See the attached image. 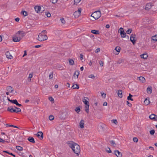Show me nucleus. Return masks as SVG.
I'll return each instance as SVG.
<instances>
[{
	"mask_svg": "<svg viewBox=\"0 0 157 157\" xmlns=\"http://www.w3.org/2000/svg\"><path fill=\"white\" fill-rule=\"evenodd\" d=\"M67 144L72 149L74 153L76 154L77 156L79 155L80 148L78 144L72 141H67Z\"/></svg>",
	"mask_w": 157,
	"mask_h": 157,
	"instance_id": "obj_1",
	"label": "nucleus"
},
{
	"mask_svg": "<svg viewBox=\"0 0 157 157\" xmlns=\"http://www.w3.org/2000/svg\"><path fill=\"white\" fill-rule=\"evenodd\" d=\"M48 38V37L47 35L40 33L38 36L37 39L40 41H42L46 40Z\"/></svg>",
	"mask_w": 157,
	"mask_h": 157,
	"instance_id": "obj_2",
	"label": "nucleus"
},
{
	"mask_svg": "<svg viewBox=\"0 0 157 157\" xmlns=\"http://www.w3.org/2000/svg\"><path fill=\"white\" fill-rule=\"evenodd\" d=\"M101 13L100 11H97L92 13L91 16L93 17L94 19H98L101 16Z\"/></svg>",
	"mask_w": 157,
	"mask_h": 157,
	"instance_id": "obj_3",
	"label": "nucleus"
},
{
	"mask_svg": "<svg viewBox=\"0 0 157 157\" xmlns=\"http://www.w3.org/2000/svg\"><path fill=\"white\" fill-rule=\"evenodd\" d=\"M16 34L18 36V37L17 38V39L16 41H20L25 35V33L23 31H18Z\"/></svg>",
	"mask_w": 157,
	"mask_h": 157,
	"instance_id": "obj_4",
	"label": "nucleus"
},
{
	"mask_svg": "<svg viewBox=\"0 0 157 157\" xmlns=\"http://www.w3.org/2000/svg\"><path fill=\"white\" fill-rule=\"evenodd\" d=\"M118 32L120 33L121 36L122 37L124 38L126 37V34L124 32L122 28L121 27L118 30Z\"/></svg>",
	"mask_w": 157,
	"mask_h": 157,
	"instance_id": "obj_5",
	"label": "nucleus"
},
{
	"mask_svg": "<svg viewBox=\"0 0 157 157\" xmlns=\"http://www.w3.org/2000/svg\"><path fill=\"white\" fill-rule=\"evenodd\" d=\"M14 106H10L9 107H8L7 108V111L10 112L11 113L13 112H17L16 109H14Z\"/></svg>",
	"mask_w": 157,
	"mask_h": 157,
	"instance_id": "obj_6",
	"label": "nucleus"
},
{
	"mask_svg": "<svg viewBox=\"0 0 157 157\" xmlns=\"http://www.w3.org/2000/svg\"><path fill=\"white\" fill-rule=\"evenodd\" d=\"M36 136L40 140H42L43 138V133L42 132H39L36 134Z\"/></svg>",
	"mask_w": 157,
	"mask_h": 157,
	"instance_id": "obj_7",
	"label": "nucleus"
},
{
	"mask_svg": "<svg viewBox=\"0 0 157 157\" xmlns=\"http://www.w3.org/2000/svg\"><path fill=\"white\" fill-rule=\"evenodd\" d=\"M114 152V154L117 156V157H122V154L118 150H115Z\"/></svg>",
	"mask_w": 157,
	"mask_h": 157,
	"instance_id": "obj_8",
	"label": "nucleus"
},
{
	"mask_svg": "<svg viewBox=\"0 0 157 157\" xmlns=\"http://www.w3.org/2000/svg\"><path fill=\"white\" fill-rule=\"evenodd\" d=\"M135 37V35H133L132 34L131 35L130 37V41L132 42V43H133V44H134L136 43V40H135L134 39Z\"/></svg>",
	"mask_w": 157,
	"mask_h": 157,
	"instance_id": "obj_9",
	"label": "nucleus"
},
{
	"mask_svg": "<svg viewBox=\"0 0 157 157\" xmlns=\"http://www.w3.org/2000/svg\"><path fill=\"white\" fill-rule=\"evenodd\" d=\"M153 6L152 4L151 3H147L146 4L145 7V10H150L151 7Z\"/></svg>",
	"mask_w": 157,
	"mask_h": 157,
	"instance_id": "obj_10",
	"label": "nucleus"
},
{
	"mask_svg": "<svg viewBox=\"0 0 157 157\" xmlns=\"http://www.w3.org/2000/svg\"><path fill=\"white\" fill-rule=\"evenodd\" d=\"M6 55L8 59H11L13 58L12 56L10 55L9 51H7L6 52Z\"/></svg>",
	"mask_w": 157,
	"mask_h": 157,
	"instance_id": "obj_11",
	"label": "nucleus"
},
{
	"mask_svg": "<svg viewBox=\"0 0 157 157\" xmlns=\"http://www.w3.org/2000/svg\"><path fill=\"white\" fill-rule=\"evenodd\" d=\"M84 121L82 119L81 120V121H80L79 123V126L80 127L82 128H84Z\"/></svg>",
	"mask_w": 157,
	"mask_h": 157,
	"instance_id": "obj_12",
	"label": "nucleus"
},
{
	"mask_svg": "<svg viewBox=\"0 0 157 157\" xmlns=\"http://www.w3.org/2000/svg\"><path fill=\"white\" fill-rule=\"evenodd\" d=\"M41 7L38 6H36L34 7L35 11L37 13H39L40 11Z\"/></svg>",
	"mask_w": 157,
	"mask_h": 157,
	"instance_id": "obj_13",
	"label": "nucleus"
},
{
	"mask_svg": "<svg viewBox=\"0 0 157 157\" xmlns=\"http://www.w3.org/2000/svg\"><path fill=\"white\" fill-rule=\"evenodd\" d=\"M6 90L7 91L10 93L12 92L13 91L12 87L10 86H9L7 87L6 88Z\"/></svg>",
	"mask_w": 157,
	"mask_h": 157,
	"instance_id": "obj_14",
	"label": "nucleus"
},
{
	"mask_svg": "<svg viewBox=\"0 0 157 157\" xmlns=\"http://www.w3.org/2000/svg\"><path fill=\"white\" fill-rule=\"evenodd\" d=\"M28 140L30 142H31L33 143H35V141L33 137L29 136L28 138Z\"/></svg>",
	"mask_w": 157,
	"mask_h": 157,
	"instance_id": "obj_15",
	"label": "nucleus"
},
{
	"mask_svg": "<svg viewBox=\"0 0 157 157\" xmlns=\"http://www.w3.org/2000/svg\"><path fill=\"white\" fill-rule=\"evenodd\" d=\"M147 92L149 94H151L152 92V88L151 86L148 87L147 90Z\"/></svg>",
	"mask_w": 157,
	"mask_h": 157,
	"instance_id": "obj_16",
	"label": "nucleus"
},
{
	"mask_svg": "<svg viewBox=\"0 0 157 157\" xmlns=\"http://www.w3.org/2000/svg\"><path fill=\"white\" fill-rule=\"evenodd\" d=\"M91 33L95 34H99L100 33L99 31L96 30H92L91 31Z\"/></svg>",
	"mask_w": 157,
	"mask_h": 157,
	"instance_id": "obj_17",
	"label": "nucleus"
},
{
	"mask_svg": "<svg viewBox=\"0 0 157 157\" xmlns=\"http://www.w3.org/2000/svg\"><path fill=\"white\" fill-rule=\"evenodd\" d=\"M147 54H143L140 55V57L141 58L146 59L147 57Z\"/></svg>",
	"mask_w": 157,
	"mask_h": 157,
	"instance_id": "obj_18",
	"label": "nucleus"
},
{
	"mask_svg": "<svg viewBox=\"0 0 157 157\" xmlns=\"http://www.w3.org/2000/svg\"><path fill=\"white\" fill-rule=\"evenodd\" d=\"M122 91L121 90H118V95L119 97L121 98L122 97Z\"/></svg>",
	"mask_w": 157,
	"mask_h": 157,
	"instance_id": "obj_19",
	"label": "nucleus"
},
{
	"mask_svg": "<svg viewBox=\"0 0 157 157\" xmlns=\"http://www.w3.org/2000/svg\"><path fill=\"white\" fill-rule=\"evenodd\" d=\"M79 75V70L76 71H75L74 74V76L75 77V75H76L77 76V78H78V76Z\"/></svg>",
	"mask_w": 157,
	"mask_h": 157,
	"instance_id": "obj_20",
	"label": "nucleus"
},
{
	"mask_svg": "<svg viewBox=\"0 0 157 157\" xmlns=\"http://www.w3.org/2000/svg\"><path fill=\"white\" fill-rule=\"evenodd\" d=\"M85 97H84V98L83 99L82 101L85 104V105H89V101L86 100L85 99Z\"/></svg>",
	"mask_w": 157,
	"mask_h": 157,
	"instance_id": "obj_21",
	"label": "nucleus"
},
{
	"mask_svg": "<svg viewBox=\"0 0 157 157\" xmlns=\"http://www.w3.org/2000/svg\"><path fill=\"white\" fill-rule=\"evenodd\" d=\"M89 105H85V110L87 113H89Z\"/></svg>",
	"mask_w": 157,
	"mask_h": 157,
	"instance_id": "obj_22",
	"label": "nucleus"
},
{
	"mask_svg": "<svg viewBox=\"0 0 157 157\" xmlns=\"http://www.w3.org/2000/svg\"><path fill=\"white\" fill-rule=\"evenodd\" d=\"M69 61L70 65H73L74 64V61L72 59H69Z\"/></svg>",
	"mask_w": 157,
	"mask_h": 157,
	"instance_id": "obj_23",
	"label": "nucleus"
},
{
	"mask_svg": "<svg viewBox=\"0 0 157 157\" xmlns=\"http://www.w3.org/2000/svg\"><path fill=\"white\" fill-rule=\"evenodd\" d=\"M73 15L75 17H78L80 16V14L77 11L74 13Z\"/></svg>",
	"mask_w": 157,
	"mask_h": 157,
	"instance_id": "obj_24",
	"label": "nucleus"
},
{
	"mask_svg": "<svg viewBox=\"0 0 157 157\" xmlns=\"http://www.w3.org/2000/svg\"><path fill=\"white\" fill-rule=\"evenodd\" d=\"M132 95L130 94H129V96L127 97V99L128 100H131L132 101H133V99L132 98Z\"/></svg>",
	"mask_w": 157,
	"mask_h": 157,
	"instance_id": "obj_25",
	"label": "nucleus"
},
{
	"mask_svg": "<svg viewBox=\"0 0 157 157\" xmlns=\"http://www.w3.org/2000/svg\"><path fill=\"white\" fill-rule=\"evenodd\" d=\"M144 102V103L146 105H148V104H149L150 103V101L149 100V98L148 99H147V98H146Z\"/></svg>",
	"mask_w": 157,
	"mask_h": 157,
	"instance_id": "obj_26",
	"label": "nucleus"
},
{
	"mask_svg": "<svg viewBox=\"0 0 157 157\" xmlns=\"http://www.w3.org/2000/svg\"><path fill=\"white\" fill-rule=\"evenodd\" d=\"M151 39L153 41H157V35L152 36Z\"/></svg>",
	"mask_w": 157,
	"mask_h": 157,
	"instance_id": "obj_27",
	"label": "nucleus"
},
{
	"mask_svg": "<svg viewBox=\"0 0 157 157\" xmlns=\"http://www.w3.org/2000/svg\"><path fill=\"white\" fill-rule=\"evenodd\" d=\"M121 49V48L119 46H117L116 47V48H115V50H116V51L117 52V54H118L119 53V52H120V50Z\"/></svg>",
	"mask_w": 157,
	"mask_h": 157,
	"instance_id": "obj_28",
	"label": "nucleus"
},
{
	"mask_svg": "<svg viewBox=\"0 0 157 157\" xmlns=\"http://www.w3.org/2000/svg\"><path fill=\"white\" fill-rule=\"evenodd\" d=\"M16 148L17 150L19 151H22L23 150V147L19 146H16Z\"/></svg>",
	"mask_w": 157,
	"mask_h": 157,
	"instance_id": "obj_29",
	"label": "nucleus"
},
{
	"mask_svg": "<svg viewBox=\"0 0 157 157\" xmlns=\"http://www.w3.org/2000/svg\"><path fill=\"white\" fill-rule=\"evenodd\" d=\"M72 88L73 89H78L79 88V86L78 84H76L73 85L72 86Z\"/></svg>",
	"mask_w": 157,
	"mask_h": 157,
	"instance_id": "obj_30",
	"label": "nucleus"
},
{
	"mask_svg": "<svg viewBox=\"0 0 157 157\" xmlns=\"http://www.w3.org/2000/svg\"><path fill=\"white\" fill-rule=\"evenodd\" d=\"M155 115L154 114H151L149 117V118L151 120H154Z\"/></svg>",
	"mask_w": 157,
	"mask_h": 157,
	"instance_id": "obj_31",
	"label": "nucleus"
},
{
	"mask_svg": "<svg viewBox=\"0 0 157 157\" xmlns=\"http://www.w3.org/2000/svg\"><path fill=\"white\" fill-rule=\"evenodd\" d=\"M6 127H14V128H19L18 127H17L16 126L13 125H11V124H6Z\"/></svg>",
	"mask_w": 157,
	"mask_h": 157,
	"instance_id": "obj_32",
	"label": "nucleus"
},
{
	"mask_svg": "<svg viewBox=\"0 0 157 157\" xmlns=\"http://www.w3.org/2000/svg\"><path fill=\"white\" fill-rule=\"evenodd\" d=\"M139 80L141 81V82H144V81L145 80V78L142 76H140L139 77Z\"/></svg>",
	"mask_w": 157,
	"mask_h": 157,
	"instance_id": "obj_33",
	"label": "nucleus"
},
{
	"mask_svg": "<svg viewBox=\"0 0 157 157\" xmlns=\"http://www.w3.org/2000/svg\"><path fill=\"white\" fill-rule=\"evenodd\" d=\"M17 37H18V36H17L16 35V34L15 36L13 37V41L15 42H19V41H16L17 40Z\"/></svg>",
	"mask_w": 157,
	"mask_h": 157,
	"instance_id": "obj_34",
	"label": "nucleus"
},
{
	"mask_svg": "<svg viewBox=\"0 0 157 157\" xmlns=\"http://www.w3.org/2000/svg\"><path fill=\"white\" fill-rule=\"evenodd\" d=\"M21 13L25 16H26L28 15L27 13L25 11H22L21 12Z\"/></svg>",
	"mask_w": 157,
	"mask_h": 157,
	"instance_id": "obj_35",
	"label": "nucleus"
},
{
	"mask_svg": "<svg viewBox=\"0 0 157 157\" xmlns=\"http://www.w3.org/2000/svg\"><path fill=\"white\" fill-rule=\"evenodd\" d=\"M109 142L113 147L116 146V144L113 140L110 141Z\"/></svg>",
	"mask_w": 157,
	"mask_h": 157,
	"instance_id": "obj_36",
	"label": "nucleus"
},
{
	"mask_svg": "<svg viewBox=\"0 0 157 157\" xmlns=\"http://www.w3.org/2000/svg\"><path fill=\"white\" fill-rule=\"evenodd\" d=\"M124 61V60L122 59H119L117 62V64H120L122 63Z\"/></svg>",
	"mask_w": 157,
	"mask_h": 157,
	"instance_id": "obj_37",
	"label": "nucleus"
},
{
	"mask_svg": "<svg viewBox=\"0 0 157 157\" xmlns=\"http://www.w3.org/2000/svg\"><path fill=\"white\" fill-rule=\"evenodd\" d=\"M14 108H15L16 109V113H18L19 112H20L21 111V109L20 108H19L17 107H15V106H14Z\"/></svg>",
	"mask_w": 157,
	"mask_h": 157,
	"instance_id": "obj_38",
	"label": "nucleus"
},
{
	"mask_svg": "<svg viewBox=\"0 0 157 157\" xmlns=\"http://www.w3.org/2000/svg\"><path fill=\"white\" fill-rule=\"evenodd\" d=\"M54 117L52 115H50L49 116V119L50 121L53 120L54 119Z\"/></svg>",
	"mask_w": 157,
	"mask_h": 157,
	"instance_id": "obj_39",
	"label": "nucleus"
},
{
	"mask_svg": "<svg viewBox=\"0 0 157 157\" xmlns=\"http://www.w3.org/2000/svg\"><path fill=\"white\" fill-rule=\"evenodd\" d=\"M75 111L78 113L80 111V109L79 107H76L75 109Z\"/></svg>",
	"mask_w": 157,
	"mask_h": 157,
	"instance_id": "obj_40",
	"label": "nucleus"
},
{
	"mask_svg": "<svg viewBox=\"0 0 157 157\" xmlns=\"http://www.w3.org/2000/svg\"><path fill=\"white\" fill-rule=\"evenodd\" d=\"M81 0H74V4H77L79 3Z\"/></svg>",
	"mask_w": 157,
	"mask_h": 157,
	"instance_id": "obj_41",
	"label": "nucleus"
},
{
	"mask_svg": "<svg viewBox=\"0 0 157 157\" xmlns=\"http://www.w3.org/2000/svg\"><path fill=\"white\" fill-rule=\"evenodd\" d=\"M53 72H52L49 75V79H51L53 77Z\"/></svg>",
	"mask_w": 157,
	"mask_h": 157,
	"instance_id": "obj_42",
	"label": "nucleus"
},
{
	"mask_svg": "<svg viewBox=\"0 0 157 157\" xmlns=\"http://www.w3.org/2000/svg\"><path fill=\"white\" fill-rule=\"evenodd\" d=\"M155 132V131L153 129L151 130L150 131V133L151 135H153L154 134Z\"/></svg>",
	"mask_w": 157,
	"mask_h": 157,
	"instance_id": "obj_43",
	"label": "nucleus"
},
{
	"mask_svg": "<svg viewBox=\"0 0 157 157\" xmlns=\"http://www.w3.org/2000/svg\"><path fill=\"white\" fill-rule=\"evenodd\" d=\"M17 101V100L15 99V100H12V101H11V102L12 103H13V104H16Z\"/></svg>",
	"mask_w": 157,
	"mask_h": 157,
	"instance_id": "obj_44",
	"label": "nucleus"
},
{
	"mask_svg": "<svg viewBox=\"0 0 157 157\" xmlns=\"http://www.w3.org/2000/svg\"><path fill=\"white\" fill-rule=\"evenodd\" d=\"M89 78H91L93 79H94L95 78V76L94 75L91 74L89 75L88 77Z\"/></svg>",
	"mask_w": 157,
	"mask_h": 157,
	"instance_id": "obj_45",
	"label": "nucleus"
},
{
	"mask_svg": "<svg viewBox=\"0 0 157 157\" xmlns=\"http://www.w3.org/2000/svg\"><path fill=\"white\" fill-rule=\"evenodd\" d=\"M132 29H129L126 31V32L127 34H129L132 32Z\"/></svg>",
	"mask_w": 157,
	"mask_h": 157,
	"instance_id": "obj_46",
	"label": "nucleus"
},
{
	"mask_svg": "<svg viewBox=\"0 0 157 157\" xmlns=\"http://www.w3.org/2000/svg\"><path fill=\"white\" fill-rule=\"evenodd\" d=\"M60 20L61 21V22L63 24H65V21L64 20V19L63 18H60Z\"/></svg>",
	"mask_w": 157,
	"mask_h": 157,
	"instance_id": "obj_47",
	"label": "nucleus"
},
{
	"mask_svg": "<svg viewBox=\"0 0 157 157\" xmlns=\"http://www.w3.org/2000/svg\"><path fill=\"white\" fill-rule=\"evenodd\" d=\"M49 99L51 102H54V98L51 97L49 98Z\"/></svg>",
	"mask_w": 157,
	"mask_h": 157,
	"instance_id": "obj_48",
	"label": "nucleus"
},
{
	"mask_svg": "<svg viewBox=\"0 0 157 157\" xmlns=\"http://www.w3.org/2000/svg\"><path fill=\"white\" fill-rule=\"evenodd\" d=\"M33 73L32 72V73H30L29 74V78H32L33 77Z\"/></svg>",
	"mask_w": 157,
	"mask_h": 157,
	"instance_id": "obj_49",
	"label": "nucleus"
},
{
	"mask_svg": "<svg viewBox=\"0 0 157 157\" xmlns=\"http://www.w3.org/2000/svg\"><path fill=\"white\" fill-rule=\"evenodd\" d=\"M133 140L135 142H137L138 141V139L136 137L133 138Z\"/></svg>",
	"mask_w": 157,
	"mask_h": 157,
	"instance_id": "obj_50",
	"label": "nucleus"
},
{
	"mask_svg": "<svg viewBox=\"0 0 157 157\" xmlns=\"http://www.w3.org/2000/svg\"><path fill=\"white\" fill-rule=\"evenodd\" d=\"M81 10L82 9L81 8H79L78 9V10L77 11V12L80 14V15L81 13Z\"/></svg>",
	"mask_w": 157,
	"mask_h": 157,
	"instance_id": "obj_51",
	"label": "nucleus"
},
{
	"mask_svg": "<svg viewBox=\"0 0 157 157\" xmlns=\"http://www.w3.org/2000/svg\"><path fill=\"white\" fill-rule=\"evenodd\" d=\"M99 64L100 66H103V62L102 61H100Z\"/></svg>",
	"mask_w": 157,
	"mask_h": 157,
	"instance_id": "obj_52",
	"label": "nucleus"
},
{
	"mask_svg": "<svg viewBox=\"0 0 157 157\" xmlns=\"http://www.w3.org/2000/svg\"><path fill=\"white\" fill-rule=\"evenodd\" d=\"M101 96L103 98H105L106 95L105 94L103 93L102 94L101 93Z\"/></svg>",
	"mask_w": 157,
	"mask_h": 157,
	"instance_id": "obj_53",
	"label": "nucleus"
},
{
	"mask_svg": "<svg viewBox=\"0 0 157 157\" xmlns=\"http://www.w3.org/2000/svg\"><path fill=\"white\" fill-rule=\"evenodd\" d=\"M108 148L109 150H106V151L108 153H111L112 152V151L110 149L109 147H108Z\"/></svg>",
	"mask_w": 157,
	"mask_h": 157,
	"instance_id": "obj_54",
	"label": "nucleus"
},
{
	"mask_svg": "<svg viewBox=\"0 0 157 157\" xmlns=\"http://www.w3.org/2000/svg\"><path fill=\"white\" fill-rule=\"evenodd\" d=\"M46 14L47 17H51V14L49 12L46 13Z\"/></svg>",
	"mask_w": 157,
	"mask_h": 157,
	"instance_id": "obj_55",
	"label": "nucleus"
},
{
	"mask_svg": "<svg viewBox=\"0 0 157 157\" xmlns=\"http://www.w3.org/2000/svg\"><path fill=\"white\" fill-rule=\"evenodd\" d=\"M127 104L129 107H131V106H132L131 104L128 101H127Z\"/></svg>",
	"mask_w": 157,
	"mask_h": 157,
	"instance_id": "obj_56",
	"label": "nucleus"
},
{
	"mask_svg": "<svg viewBox=\"0 0 157 157\" xmlns=\"http://www.w3.org/2000/svg\"><path fill=\"white\" fill-rule=\"evenodd\" d=\"M52 3L55 4L57 2V0H51Z\"/></svg>",
	"mask_w": 157,
	"mask_h": 157,
	"instance_id": "obj_57",
	"label": "nucleus"
},
{
	"mask_svg": "<svg viewBox=\"0 0 157 157\" xmlns=\"http://www.w3.org/2000/svg\"><path fill=\"white\" fill-rule=\"evenodd\" d=\"M100 49L99 48H97L95 50V52L96 53L98 52H100Z\"/></svg>",
	"mask_w": 157,
	"mask_h": 157,
	"instance_id": "obj_58",
	"label": "nucleus"
},
{
	"mask_svg": "<svg viewBox=\"0 0 157 157\" xmlns=\"http://www.w3.org/2000/svg\"><path fill=\"white\" fill-rule=\"evenodd\" d=\"M80 57L81 60L83 59V56L82 54H80Z\"/></svg>",
	"mask_w": 157,
	"mask_h": 157,
	"instance_id": "obj_59",
	"label": "nucleus"
},
{
	"mask_svg": "<svg viewBox=\"0 0 157 157\" xmlns=\"http://www.w3.org/2000/svg\"><path fill=\"white\" fill-rule=\"evenodd\" d=\"M5 140H4L2 139L1 138H0V142H2V143H4L5 142Z\"/></svg>",
	"mask_w": 157,
	"mask_h": 157,
	"instance_id": "obj_60",
	"label": "nucleus"
},
{
	"mask_svg": "<svg viewBox=\"0 0 157 157\" xmlns=\"http://www.w3.org/2000/svg\"><path fill=\"white\" fill-rule=\"evenodd\" d=\"M16 105L19 107H21L22 106V105L21 104L18 103L17 101V102Z\"/></svg>",
	"mask_w": 157,
	"mask_h": 157,
	"instance_id": "obj_61",
	"label": "nucleus"
},
{
	"mask_svg": "<svg viewBox=\"0 0 157 157\" xmlns=\"http://www.w3.org/2000/svg\"><path fill=\"white\" fill-rule=\"evenodd\" d=\"M113 123L115 124H117V121L116 120H113Z\"/></svg>",
	"mask_w": 157,
	"mask_h": 157,
	"instance_id": "obj_62",
	"label": "nucleus"
},
{
	"mask_svg": "<svg viewBox=\"0 0 157 157\" xmlns=\"http://www.w3.org/2000/svg\"><path fill=\"white\" fill-rule=\"evenodd\" d=\"M41 46V45H37L35 46H34V47H35V48H38L40 47Z\"/></svg>",
	"mask_w": 157,
	"mask_h": 157,
	"instance_id": "obj_63",
	"label": "nucleus"
},
{
	"mask_svg": "<svg viewBox=\"0 0 157 157\" xmlns=\"http://www.w3.org/2000/svg\"><path fill=\"white\" fill-rule=\"evenodd\" d=\"M20 20V18L19 17H17L15 19V21L17 22H18Z\"/></svg>",
	"mask_w": 157,
	"mask_h": 157,
	"instance_id": "obj_64",
	"label": "nucleus"
}]
</instances>
